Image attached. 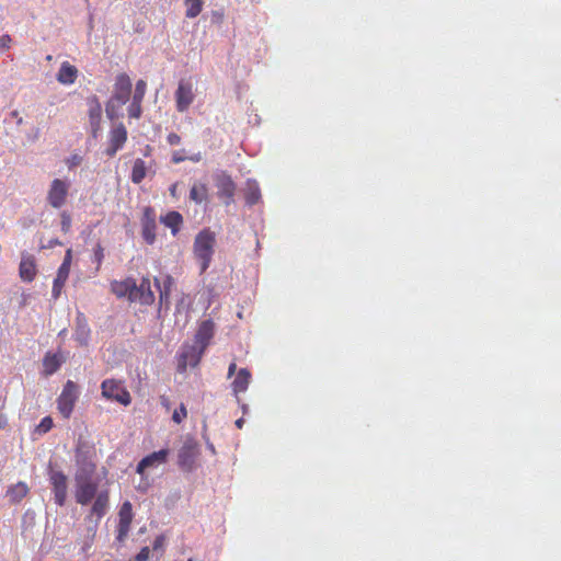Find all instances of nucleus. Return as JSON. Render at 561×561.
<instances>
[{
    "label": "nucleus",
    "mask_w": 561,
    "mask_h": 561,
    "mask_svg": "<svg viewBox=\"0 0 561 561\" xmlns=\"http://www.w3.org/2000/svg\"><path fill=\"white\" fill-rule=\"evenodd\" d=\"M95 473V465L87 462L81 466L75 474L76 502L80 505L89 504L98 493V482L93 480Z\"/></svg>",
    "instance_id": "nucleus-1"
},
{
    "label": "nucleus",
    "mask_w": 561,
    "mask_h": 561,
    "mask_svg": "<svg viewBox=\"0 0 561 561\" xmlns=\"http://www.w3.org/2000/svg\"><path fill=\"white\" fill-rule=\"evenodd\" d=\"M216 233L209 228L201 230L193 243V254L199 265V274H204L210 266L215 253Z\"/></svg>",
    "instance_id": "nucleus-2"
},
{
    "label": "nucleus",
    "mask_w": 561,
    "mask_h": 561,
    "mask_svg": "<svg viewBox=\"0 0 561 561\" xmlns=\"http://www.w3.org/2000/svg\"><path fill=\"white\" fill-rule=\"evenodd\" d=\"M102 396L111 401H116L125 407L131 403L129 391L117 379H105L101 383Z\"/></svg>",
    "instance_id": "nucleus-3"
},
{
    "label": "nucleus",
    "mask_w": 561,
    "mask_h": 561,
    "mask_svg": "<svg viewBox=\"0 0 561 561\" xmlns=\"http://www.w3.org/2000/svg\"><path fill=\"white\" fill-rule=\"evenodd\" d=\"M78 400V387L72 380H68L61 393L57 398V409L64 419H69Z\"/></svg>",
    "instance_id": "nucleus-4"
},
{
    "label": "nucleus",
    "mask_w": 561,
    "mask_h": 561,
    "mask_svg": "<svg viewBox=\"0 0 561 561\" xmlns=\"http://www.w3.org/2000/svg\"><path fill=\"white\" fill-rule=\"evenodd\" d=\"M70 182L61 179H54L47 191V203L56 209L66 205L69 196Z\"/></svg>",
    "instance_id": "nucleus-5"
},
{
    "label": "nucleus",
    "mask_w": 561,
    "mask_h": 561,
    "mask_svg": "<svg viewBox=\"0 0 561 561\" xmlns=\"http://www.w3.org/2000/svg\"><path fill=\"white\" fill-rule=\"evenodd\" d=\"M175 107L178 112L184 113L195 100V88L190 79H181L174 92Z\"/></svg>",
    "instance_id": "nucleus-6"
},
{
    "label": "nucleus",
    "mask_w": 561,
    "mask_h": 561,
    "mask_svg": "<svg viewBox=\"0 0 561 561\" xmlns=\"http://www.w3.org/2000/svg\"><path fill=\"white\" fill-rule=\"evenodd\" d=\"M215 184L217 187L218 197L224 201L226 206L231 205L234 201V194L237 190L232 178L226 172H221L216 176Z\"/></svg>",
    "instance_id": "nucleus-7"
},
{
    "label": "nucleus",
    "mask_w": 561,
    "mask_h": 561,
    "mask_svg": "<svg viewBox=\"0 0 561 561\" xmlns=\"http://www.w3.org/2000/svg\"><path fill=\"white\" fill-rule=\"evenodd\" d=\"M49 481L53 486L55 503L59 506L65 505L67 500V477L61 471L51 470L49 473Z\"/></svg>",
    "instance_id": "nucleus-8"
},
{
    "label": "nucleus",
    "mask_w": 561,
    "mask_h": 561,
    "mask_svg": "<svg viewBox=\"0 0 561 561\" xmlns=\"http://www.w3.org/2000/svg\"><path fill=\"white\" fill-rule=\"evenodd\" d=\"M154 293L151 289V282L148 276L142 277L139 285L135 283V289L129 297L130 302L150 306L154 302Z\"/></svg>",
    "instance_id": "nucleus-9"
},
{
    "label": "nucleus",
    "mask_w": 561,
    "mask_h": 561,
    "mask_svg": "<svg viewBox=\"0 0 561 561\" xmlns=\"http://www.w3.org/2000/svg\"><path fill=\"white\" fill-rule=\"evenodd\" d=\"M71 260H72L71 250L68 249L66 251L64 261L57 271V276L54 279L53 289H51V296L54 299H57L60 296L61 290L69 277Z\"/></svg>",
    "instance_id": "nucleus-10"
},
{
    "label": "nucleus",
    "mask_w": 561,
    "mask_h": 561,
    "mask_svg": "<svg viewBox=\"0 0 561 561\" xmlns=\"http://www.w3.org/2000/svg\"><path fill=\"white\" fill-rule=\"evenodd\" d=\"M133 506L129 501L122 504L118 511V526H117V541L123 542L128 536L130 525L133 522Z\"/></svg>",
    "instance_id": "nucleus-11"
},
{
    "label": "nucleus",
    "mask_w": 561,
    "mask_h": 561,
    "mask_svg": "<svg viewBox=\"0 0 561 561\" xmlns=\"http://www.w3.org/2000/svg\"><path fill=\"white\" fill-rule=\"evenodd\" d=\"M89 107V123L91 127V135L93 138H98L99 131L101 130L102 119V105L98 96L92 95L87 101Z\"/></svg>",
    "instance_id": "nucleus-12"
},
{
    "label": "nucleus",
    "mask_w": 561,
    "mask_h": 561,
    "mask_svg": "<svg viewBox=\"0 0 561 561\" xmlns=\"http://www.w3.org/2000/svg\"><path fill=\"white\" fill-rule=\"evenodd\" d=\"M131 93V80L127 73H119L116 76L114 83V94L113 98L122 103L126 104L130 98Z\"/></svg>",
    "instance_id": "nucleus-13"
},
{
    "label": "nucleus",
    "mask_w": 561,
    "mask_h": 561,
    "mask_svg": "<svg viewBox=\"0 0 561 561\" xmlns=\"http://www.w3.org/2000/svg\"><path fill=\"white\" fill-rule=\"evenodd\" d=\"M170 450L168 448L154 451L144 457L137 465L136 472L142 474L148 468H157L167 462Z\"/></svg>",
    "instance_id": "nucleus-14"
},
{
    "label": "nucleus",
    "mask_w": 561,
    "mask_h": 561,
    "mask_svg": "<svg viewBox=\"0 0 561 561\" xmlns=\"http://www.w3.org/2000/svg\"><path fill=\"white\" fill-rule=\"evenodd\" d=\"M198 454L197 446L194 442L187 440L179 450L178 463L183 470H192L196 456Z\"/></svg>",
    "instance_id": "nucleus-15"
},
{
    "label": "nucleus",
    "mask_w": 561,
    "mask_h": 561,
    "mask_svg": "<svg viewBox=\"0 0 561 561\" xmlns=\"http://www.w3.org/2000/svg\"><path fill=\"white\" fill-rule=\"evenodd\" d=\"M215 324L211 320H204L198 325L195 334V343L199 346L201 353L208 346L214 336Z\"/></svg>",
    "instance_id": "nucleus-16"
},
{
    "label": "nucleus",
    "mask_w": 561,
    "mask_h": 561,
    "mask_svg": "<svg viewBox=\"0 0 561 561\" xmlns=\"http://www.w3.org/2000/svg\"><path fill=\"white\" fill-rule=\"evenodd\" d=\"M127 140V130L123 124L116 126L110 135V145L106 149V153L110 157H113Z\"/></svg>",
    "instance_id": "nucleus-17"
},
{
    "label": "nucleus",
    "mask_w": 561,
    "mask_h": 561,
    "mask_svg": "<svg viewBox=\"0 0 561 561\" xmlns=\"http://www.w3.org/2000/svg\"><path fill=\"white\" fill-rule=\"evenodd\" d=\"M37 274L36 262L33 255H23L19 265V275L23 282L31 283Z\"/></svg>",
    "instance_id": "nucleus-18"
},
{
    "label": "nucleus",
    "mask_w": 561,
    "mask_h": 561,
    "mask_svg": "<svg viewBox=\"0 0 561 561\" xmlns=\"http://www.w3.org/2000/svg\"><path fill=\"white\" fill-rule=\"evenodd\" d=\"M135 283L136 280L133 277H126L123 280H112L110 284L111 291L117 298L126 297L129 300V297L131 296L135 289Z\"/></svg>",
    "instance_id": "nucleus-19"
},
{
    "label": "nucleus",
    "mask_w": 561,
    "mask_h": 561,
    "mask_svg": "<svg viewBox=\"0 0 561 561\" xmlns=\"http://www.w3.org/2000/svg\"><path fill=\"white\" fill-rule=\"evenodd\" d=\"M108 502L110 497L107 491H102L96 495L90 513L91 516L96 517V522H99L106 514Z\"/></svg>",
    "instance_id": "nucleus-20"
},
{
    "label": "nucleus",
    "mask_w": 561,
    "mask_h": 561,
    "mask_svg": "<svg viewBox=\"0 0 561 561\" xmlns=\"http://www.w3.org/2000/svg\"><path fill=\"white\" fill-rule=\"evenodd\" d=\"M251 373L248 368H241L236 374V378L231 383L232 391L236 396L245 392L251 381Z\"/></svg>",
    "instance_id": "nucleus-21"
},
{
    "label": "nucleus",
    "mask_w": 561,
    "mask_h": 561,
    "mask_svg": "<svg viewBox=\"0 0 561 561\" xmlns=\"http://www.w3.org/2000/svg\"><path fill=\"white\" fill-rule=\"evenodd\" d=\"M30 489L25 482H18L7 490L5 496L13 504L20 503L28 494Z\"/></svg>",
    "instance_id": "nucleus-22"
},
{
    "label": "nucleus",
    "mask_w": 561,
    "mask_h": 561,
    "mask_svg": "<svg viewBox=\"0 0 561 561\" xmlns=\"http://www.w3.org/2000/svg\"><path fill=\"white\" fill-rule=\"evenodd\" d=\"M78 76V69L70 65L68 61L61 64L57 73L58 82L62 84H71L76 81Z\"/></svg>",
    "instance_id": "nucleus-23"
},
{
    "label": "nucleus",
    "mask_w": 561,
    "mask_h": 561,
    "mask_svg": "<svg viewBox=\"0 0 561 561\" xmlns=\"http://www.w3.org/2000/svg\"><path fill=\"white\" fill-rule=\"evenodd\" d=\"M62 358L58 354H53L50 352L46 353L43 358V373L45 376H50L55 374L62 364Z\"/></svg>",
    "instance_id": "nucleus-24"
},
{
    "label": "nucleus",
    "mask_w": 561,
    "mask_h": 561,
    "mask_svg": "<svg viewBox=\"0 0 561 561\" xmlns=\"http://www.w3.org/2000/svg\"><path fill=\"white\" fill-rule=\"evenodd\" d=\"M161 222L172 230V234L175 236L183 222V217L178 211H169L165 216L161 217Z\"/></svg>",
    "instance_id": "nucleus-25"
},
{
    "label": "nucleus",
    "mask_w": 561,
    "mask_h": 561,
    "mask_svg": "<svg viewBox=\"0 0 561 561\" xmlns=\"http://www.w3.org/2000/svg\"><path fill=\"white\" fill-rule=\"evenodd\" d=\"M261 198V191L255 181H248L244 190V199L249 206L255 205Z\"/></svg>",
    "instance_id": "nucleus-26"
},
{
    "label": "nucleus",
    "mask_w": 561,
    "mask_h": 561,
    "mask_svg": "<svg viewBox=\"0 0 561 561\" xmlns=\"http://www.w3.org/2000/svg\"><path fill=\"white\" fill-rule=\"evenodd\" d=\"M208 198V187L205 183H194L190 190V199L195 204H202Z\"/></svg>",
    "instance_id": "nucleus-27"
},
{
    "label": "nucleus",
    "mask_w": 561,
    "mask_h": 561,
    "mask_svg": "<svg viewBox=\"0 0 561 561\" xmlns=\"http://www.w3.org/2000/svg\"><path fill=\"white\" fill-rule=\"evenodd\" d=\"M147 167L142 159H136L133 164L130 180L135 184H139L146 178Z\"/></svg>",
    "instance_id": "nucleus-28"
},
{
    "label": "nucleus",
    "mask_w": 561,
    "mask_h": 561,
    "mask_svg": "<svg viewBox=\"0 0 561 561\" xmlns=\"http://www.w3.org/2000/svg\"><path fill=\"white\" fill-rule=\"evenodd\" d=\"M203 0H184L185 16L194 19L198 16L203 10Z\"/></svg>",
    "instance_id": "nucleus-29"
},
{
    "label": "nucleus",
    "mask_w": 561,
    "mask_h": 561,
    "mask_svg": "<svg viewBox=\"0 0 561 561\" xmlns=\"http://www.w3.org/2000/svg\"><path fill=\"white\" fill-rule=\"evenodd\" d=\"M172 283H173L172 277L171 276H167V278L164 280V284H163V287L161 288L159 279L157 277L154 278V285L159 289L160 304H163L164 301L168 302L169 297H170V290H171Z\"/></svg>",
    "instance_id": "nucleus-30"
},
{
    "label": "nucleus",
    "mask_w": 561,
    "mask_h": 561,
    "mask_svg": "<svg viewBox=\"0 0 561 561\" xmlns=\"http://www.w3.org/2000/svg\"><path fill=\"white\" fill-rule=\"evenodd\" d=\"M157 224L141 225V236L148 244H153L156 241Z\"/></svg>",
    "instance_id": "nucleus-31"
},
{
    "label": "nucleus",
    "mask_w": 561,
    "mask_h": 561,
    "mask_svg": "<svg viewBox=\"0 0 561 561\" xmlns=\"http://www.w3.org/2000/svg\"><path fill=\"white\" fill-rule=\"evenodd\" d=\"M90 339V329L87 325H78L75 332V340L80 346H87Z\"/></svg>",
    "instance_id": "nucleus-32"
},
{
    "label": "nucleus",
    "mask_w": 561,
    "mask_h": 561,
    "mask_svg": "<svg viewBox=\"0 0 561 561\" xmlns=\"http://www.w3.org/2000/svg\"><path fill=\"white\" fill-rule=\"evenodd\" d=\"M54 422L50 416H45L42 419L39 424L35 428V433L43 435L49 432L53 428Z\"/></svg>",
    "instance_id": "nucleus-33"
},
{
    "label": "nucleus",
    "mask_w": 561,
    "mask_h": 561,
    "mask_svg": "<svg viewBox=\"0 0 561 561\" xmlns=\"http://www.w3.org/2000/svg\"><path fill=\"white\" fill-rule=\"evenodd\" d=\"M146 90H147V82L142 79L138 80L136 83L133 100L142 102L144 96L146 94Z\"/></svg>",
    "instance_id": "nucleus-34"
},
{
    "label": "nucleus",
    "mask_w": 561,
    "mask_h": 561,
    "mask_svg": "<svg viewBox=\"0 0 561 561\" xmlns=\"http://www.w3.org/2000/svg\"><path fill=\"white\" fill-rule=\"evenodd\" d=\"M186 159H190L193 162H198L201 160V154L198 153V154L187 158L184 154V150L174 151L172 154V162L175 164L181 163V162L185 161Z\"/></svg>",
    "instance_id": "nucleus-35"
},
{
    "label": "nucleus",
    "mask_w": 561,
    "mask_h": 561,
    "mask_svg": "<svg viewBox=\"0 0 561 561\" xmlns=\"http://www.w3.org/2000/svg\"><path fill=\"white\" fill-rule=\"evenodd\" d=\"M187 416V410L184 403H181L178 409L174 410L172 414V421L176 424H181Z\"/></svg>",
    "instance_id": "nucleus-36"
},
{
    "label": "nucleus",
    "mask_w": 561,
    "mask_h": 561,
    "mask_svg": "<svg viewBox=\"0 0 561 561\" xmlns=\"http://www.w3.org/2000/svg\"><path fill=\"white\" fill-rule=\"evenodd\" d=\"M93 259L96 263V270H99L102 265V262L104 260V249L101 243H98L93 249Z\"/></svg>",
    "instance_id": "nucleus-37"
},
{
    "label": "nucleus",
    "mask_w": 561,
    "mask_h": 561,
    "mask_svg": "<svg viewBox=\"0 0 561 561\" xmlns=\"http://www.w3.org/2000/svg\"><path fill=\"white\" fill-rule=\"evenodd\" d=\"M156 224V213L152 207H146L142 213L141 225Z\"/></svg>",
    "instance_id": "nucleus-38"
},
{
    "label": "nucleus",
    "mask_w": 561,
    "mask_h": 561,
    "mask_svg": "<svg viewBox=\"0 0 561 561\" xmlns=\"http://www.w3.org/2000/svg\"><path fill=\"white\" fill-rule=\"evenodd\" d=\"M128 114L130 117L139 118L141 115V102L133 100L128 107Z\"/></svg>",
    "instance_id": "nucleus-39"
},
{
    "label": "nucleus",
    "mask_w": 561,
    "mask_h": 561,
    "mask_svg": "<svg viewBox=\"0 0 561 561\" xmlns=\"http://www.w3.org/2000/svg\"><path fill=\"white\" fill-rule=\"evenodd\" d=\"M71 226L70 215L66 211L61 213V229L64 232H68Z\"/></svg>",
    "instance_id": "nucleus-40"
},
{
    "label": "nucleus",
    "mask_w": 561,
    "mask_h": 561,
    "mask_svg": "<svg viewBox=\"0 0 561 561\" xmlns=\"http://www.w3.org/2000/svg\"><path fill=\"white\" fill-rule=\"evenodd\" d=\"M150 554V549L148 547L141 548V550L136 554L135 561H148Z\"/></svg>",
    "instance_id": "nucleus-41"
},
{
    "label": "nucleus",
    "mask_w": 561,
    "mask_h": 561,
    "mask_svg": "<svg viewBox=\"0 0 561 561\" xmlns=\"http://www.w3.org/2000/svg\"><path fill=\"white\" fill-rule=\"evenodd\" d=\"M82 161V158L79 156V154H72L71 157H69L66 161L67 165L69 169H72L77 165H79Z\"/></svg>",
    "instance_id": "nucleus-42"
},
{
    "label": "nucleus",
    "mask_w": 561,
    "mask_h": 561,
    "mask_svg": "<svg viewBox=\"0 0 561 561\" xmlns=\"http://www.w3.org/2000/svg\"><path fill=\"white\" fill-rule=\"evenodd\" d=\"M167 141L170 146H176L181 142V137L176 133H170L167 137Z\"/></svg>",
    "instance_id": "nucleus-43"
},
{
    "label": "nucleus",
    "mask_w": 561,
    "mask_h": 561,
    "mask_svg": "<svg viewBox=\"0 0 561 561\" xmlns=\"http://www.w3.org/2000/svg\"><path fill=\"white\" fill-rule=\"evenodd\" d=\"M11 42V38L9 35H3L0 37V47L1 48H8L9 44Z\"/></svg>",
    "instance_id": "nucleus-44"
},
{
    "label": "nucleus",
    "mask_w": 561,
    "mask_h": 561,
    "mask_svg": "<svg viewBox=\"0 0 561 561\" xmlns=\"http://www.w3.org/2000/svg\"><path fill=\"white\" fill-rule=\"evenodd\" d=\"M236 370H237V364L234 362L230 363V365L228 367V378H231L236 374Z\"/></svg>",
    "instance_id": "nucleus-45"
},
{
    "label": "nucleus",
    "mask_w": 561,
    "mask_h": 561,
    "mask_svg": "<svg viewBox=\"0 0 561 561\" xmlns=\"http://www.w3.org/2000/svg\"><path fill=\"white\" fill-rule=\"evenodd\" d=\"M11 115L13 117H15V121H16L18 125H22L23 124V118L21 116H19V112L18 111H13L11 113Z\"/></svg>",
    "instance_id": "nucleus-46"
},
{
    "label": "nucleus",
    "mask_w": 561,
    "mask_h": 561,
    "mask_svg": "<svg viewBox=\"0 0 561 561\" xmlns=\"http://www.w3.org/2000/svg\"><path fill=\"white\" fill-rule=\"evenodd\" d=\"M163 545V537L156 538L153 542V549H158Z\"/></svg>",
    "instance_id": "nucleus-47"
},
{
    "label": "nucleus",
    "mask_w": 561,
    "mask_h": 561,
    "mask_svg": "<svg viewBox=\"0 0 561 561\" xmlns=\"http://www.w3.org/2000/svg\"><path fill=\"white\" fill-rule=\"evenodd\" d=\"M160 399H161V404L169 410L170 409V401H169V399L165 396H161Z\"/></svg>",
    "instance_id": "nucleus-48"
},
{
    "label": "nucleus",
    "mask_w": 561,
    "mask_h": 561,
    "mask_svg": "<svg viewBox=\"0 0 561 561\" xmlns=\"http://www.w3.org/2000/svg\"><path fill=\"white\" fill-rule=\"evenodd\" d=\"M7 425V417L4 415H0V430Z\"/></svg>",
    "instance_id": "nucleus-49"
},
{
    "label": "nucleus",
    "mask_w": 561,
    "mask_h": 561,
    "mask_svg": "<svg viewBox=\"0 0 561 561\" xmlns=\"http://www.w3.org/2000/svg\"><path fill=\"white\" fill-rule=\"evenodd\" d=\"M176 186L178 184H173L171 187H170V193L172 196H175L176 195Z\"/></svg>",
    "instance_id": "nucleus-50"
},
{
    "label": "nucleus",
    "mask_w": 561,
    "mask_h": 561,
    "mask_svg": "<svg viewBox=\"0 0 561 561\" xmlns=\"http://www.w3.org/2000/svg\"><path fill=\"white\" fill-rule=\"evenodd\" d=\"M236 425H237L238 427H241V426H242V420H241V419H240V420H238V421L236 422Z\"/></svg>",
    "instance_id": "nucleus-51"
},
{
    "label": "nucleus",
    "mask_w": 561,
    "mask_h": 561,
    "mask_svg": "<svg viewBox=\"0 0 561 561\" xmlns=\"http://www.w3.org/2000/svg\"><path fill=\"white\" fill-rule=\"evenodd\" d=\"M4 404H0V409H3Z\"/></svg>",
    "instance_id": "nucleus-52"
},
{
    "label": "nucleus",
    "mask_w": 561,
    "mask_h": 561,
    "mask_svg": "<svg viewBox=\"0 0 561 561\" xmlns=\"http://www.w3.org/2000/svg\"><path fill=\"white\" fill-rule=\"evenodd\" d=\"M187 561H193V559H188Z\"/></svg>",
    "instance_id": "nucleus-53"
}]
</instances>
